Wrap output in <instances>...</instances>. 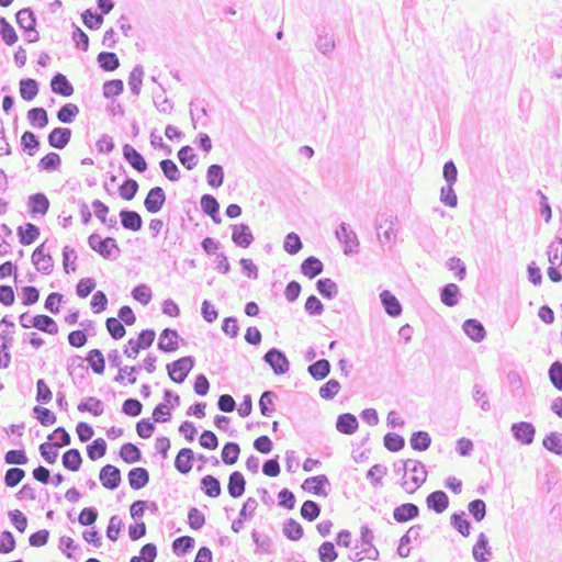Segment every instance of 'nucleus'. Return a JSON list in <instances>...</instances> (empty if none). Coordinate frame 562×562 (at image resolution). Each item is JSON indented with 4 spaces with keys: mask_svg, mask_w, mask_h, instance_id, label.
I'll use <instances>...</instances> for the list:
<instances>
[{
    "mask_svg": "<svg viewBox=\"0 0 562 562\" xmlns=\"http://www.w3.org/2000/svg\"><path fill=\"white\" fill-rule=\"evenodd\" d=\"M88 245L93 251L108 260H115L121 254L117 241L113 237L102 238L99 234L92 233L88 237Z\"/></svg>",
    "mask_w": 562,
    "mask_h": 562,
    "instance_id": "nucleus-1",
    "label": "nucleus"
},
{
    "mask_svg": "<svg viewBox=\"0 0 562 562\" xmlns=\"http://www.w3.org/2000/svg\"><path fill=\"white\" fill-rule=\"evenodd\" d=\"M402 469H407V472L412 473L411 482L414 484L413 487H409L407 481L402 482V487L409 494L415 493L427 480V470L425 465L414 459L405 460V463H402Z\"/></svg>",
    "mask_w": 562,
    "mask_h": 562,
    "instance_id": "nucleus-2",
    "label": "nucleus"
},
{
    "mask_svg": "<svg viewBox=\"0 0 562 562\" xmlns=\"http://www.w3.org/2000/svg\"><path fill=\"white\" fill-rule=\"evenodd\" d=\"M195 358L193 356L181 357L166 366L170 380L181 384L184 382L191 370L194 368Z\"/></svg>",
    "mask_w": 562,
    "mask_h": 562,
    "instance_id": "nucleus-3",
    "label": "nucleus"
},
{
    "mask_svg": "<svg viewBox=\"0 0 562 562\" xmlns=\"http://www.w3.org/2000/svg\"><path fill=\"white\" fill-rule=\"evenodd\" d=\"M335 236L344 245V254L346 256L359 252L360 243L358 236L349 224L341 222L335 231Z\"/></svg>",
    "mask_w": 562,
    "mask_h": 562,
    "instance_id": "nucleus-4",
    "label": "nucleus"
},
{
    "mask_svg": "<svg viewBox=\"0 0 562 562\" xmlns=\"http://www.w3.org/2000/svg\"><path fill=\"white\" fill-rule=\"evenodd\" d=\"M262 360L272 369L277 375L285 374L290 370V361L285 353L276 348H270L263 356Z\"/></svg>",
    "mask_w": 562,
    "mask_h": 562,
    "instance_id": "nucleus-5",
    "label": "nucleus"
},
{
    "mask_svg": "<svg viewBox=\"0 0 562 562\" xmlns=\"http://www.w3.org/2000/svg\"><path fill=\"white\" fill-rule=\"evenodd\" d=\"M330 486V482L325 474H319L316 476H311L305 479L302 484V488L316 495L326 497L328 495V491L326 487Z\"/></svg>",
    "mask_w": 562,
    "mask_h": 562,
    "instance_id": "nucleus-6",
    "label": "nucleus"
},
{
    "mask_svg": "<svg viewBox=\"0 0 562 562\" xmlns=\"http://www.w3.org/2000/svg\"><path fill=\"white\" fill-rule=\"evenodd\" d=\"M101 484L108 490H116L122 481L121 471L117 467L106 464L101 468L99 473Z\"/></svg>",
    "mask_w": 562,
    "mask_h": 562,
    "instance_id": "nucleus-7",
    "label": "nucleus"
},
{
    "mask_svg": "<svg viewBox=\"0 0 562 562\" xmlns=\"http://www.w3.org/2000/svg\"><path fill=\"white\" fill-rule=\"evenodd\" d=\"M165 203L166 193L161 187L151 188L144 200L146 211L151 214L158 213Z\"/></svg>",
    "mask_w": 562,
    "mask_h": 562,
    "instance_id": "nucleus-8",
    "label": "nucleus"
},
{
    "mask_svg": "<svg viewBox=\"0 0 562 562\" xmlns=\"http://www.w3.org/2000/svg\"><path fill=\"white\" fill-rule=\"evenodd\" d=\"M513 437L522 445L532 443L536 435V428L531 423L518 422L510 427Z\"/></svg>",
    "mask_w": 562,
    "mask_h": 562,
    "instance_id": "nucleus-9",
    "label": "nucleus"
},
{
    "mask_svg": "<svg viewBox=\"0 0 562 562\" xmlns=\"http://www.w3.org/2000/svg\"><path fill=\"white\" fill-rule=\"evenodd\" d=\"M232 240L237 247L248 248L255 237L247 224L240 223L232 225Z\"/></svg>",
    "mask_w": 562,
    "mask_h": 562,
    "instance_id": "nucleus-10",
    "label": "nucleus"
},
{
    "mask_svg": "<svg viewBox=\"0 0 562 562\" xmlns=\"http://www.w3.org/2000/svg\"><path fill=\"white\" fill-rule=\"evenodd\" d=\"M179 340L183 341L176 329L165 328L159 335L157 347L162 352H173L179 348Z\"/></svg>",
    "mask_w": 562,
    "mask_h": 562,
    "instance_id": "nucleus-11",
    "label": "nucleus"
},
{
    "mask_svg": "<svg viewBox=\"0 0 562 562\" xmlns=\"http://www.w3.org/2000/svg\"><path fill=\"white\" fill-rule=\"evenodd\" d=\"M49 205L50 203L48 198L42 192L31 194L27 199L29 213L32 217H35L36 215H46L49 210Z\"/></svg>",
    "mask_w": 562,
    "mask_h": 562,
    "instance_id": "nucleus-12",
    "label": "nucleus"
},
{
    "mask_svg": "<svg viewBox=\"0 0 562 562\" xmlns=\"http://www.w3.org/2000/svg\"><path fill=\"white\" fill-rule=\"evenodd\" d=\"M123 157L136 171L145 172L147 170L146 159L132 145L125 144L123 146Z\"/></svg>",
    "mask_w": 562,
    "mask_h": 562,
    "instance_id": "nucleus-13",
    "label": "nucleus"
},
{
    "mask_svg": "<svg viewBox=\"0 0 562 562\" xmlns=\"http://www.w3.org/2000/svg\"><path fill=\"white\" fill-rule=\"evenodd\" d=\"M71 130L68 127H54L48 136L47 142L50 147L64 149L70 142Z\"/></svg>",
    "mask_w": 562,
    "mask_h": 562,
    "instance_id": "nucleus-14",
    "label": "nucleus"
},
{
    "mask_svg": "<svg viewBox=\"0 0 562 562\" xmlns=\"http://www.w3.org/2000/svg\"><path fill=\"white\" fill-rule=\"evenodd\" d=\"M419 516V507L414 503H404L393 509V519L404 524Z\"/></svg>",
    "mask_w": 562,
    "mask_h": 562,
    "instance_id": "nucleus-15",
    "label": "nucleus"
},
{
    "mask_svg": "<svg viewBox=\"0 0 562 562\" xmlns=\"http://www.w3.org/2000/svg\"><path fill=\"white\" fill-rule=\"evenodd\" d=\"M119 215L123 228L132 232H138L142 229L143 218L138 212L123 209L120 211Z\"/></svg>",
    "mask_w": 562,
    "mask_h": 562,
    "instance_id": "nucleus-16",
    "label": "nucleus"
},
{
    "mask_svg": "<svg viewBox=\"0 0 562 562\" xmlns=\"http://www.w3.org/2000/svg\"><path fill=\"white\" fill-rule=\"evenodd\" d=\"M380 300L385 313L389 316L397 317L402 314V304L391 291L383 290L380 293Z\"/></svg>",
    "mask_w": 562,
    "mask_h": 562,
    "instance_id": "nucleus-17",
    "label": "nucleus"
},
{
    "mask_svg": "<svg viewBox=\"0 0 562 562\" xmlns=\"http://www.w3.org/2000/svg\"><path fill=\"white\" fill-rule=\"evenodd\" d=\"M202 212L210 216L215 224H220L222 218L220 216V203L212 194H203L200 200Z\"/></svg>",
    "mask_w": 562,
    "mask_h": 562,
    "instance_id": "nucleus-18",
    "label": "nucleus"
},
{
    "mask_svg": "<svg viewBox=\"0 0 562 562\" xmlns=\"http://www.w3.org/2000/svg\"><path fill=\"white\" fill-rule=\"evenodd\" d=\"M427 507L437 514L443 513L449 506V497L446 492L438 490L434 491L426 497Z\"/></svg>",
    "mask_w": 562,
    "mask_h": 562,
    "instance_id": "nucleus-19",
    "label": "nucleus"
},
{
    "mask_svg": "<svg viewBox=\"0 0 562 562\" xmlns=\"http://www.w3.org/2000/svg\"><path fill=\"white\" fill-rule=\"evenodd\" d=\"M50 89L55 94L70 97L74 93V87L67 77L61 72H56L50 80Z\"/></svg>",
    "mask_w": 562,
    "mask_h": 562,
    "instance_id": "nucleus-20",
    "label": "nucleus"
},
{
    "mask_svg": "<svg viewBox=\"0 0 562 562\" xmlns=\"http://www.w3.org/2000/svg\"><path fill=\"white\" fill-rule=\"evenodd\" d=\"M127 480L132 490H142L149 483V472L142 467L133 468L127 473Z\"/></svg>",
    "mask_w": 562,
    "mask_h": 562,
    "instance_id": "nucleus-21",
    "label": "nucleus"
},
{
    "mask_svg": "<svg viewBox=\"0 0 562 562\" xmlns=\"http://www.w3.org/2000/svg\"><path fill=\"white\" fill-rule=\"evenodd\" d=\"M194 452L190 448L179 450L175 459V468L181 474H188L193 467Z\"/></svg>",
    "mask_w": 562,
    "mask_h": 562,
    "instance_id": "nucleus-22",
    "label": "nucleus"
},
{
    "mask_svg": "<svg viewBox=\"0 0 562 562\" xmlns=\"http://www.w3.org/2000/svg\"><path fill=\"white\" fill-rule=\"evenodd\" d=\"M30 324L33 325L34 328L49 335H56L58 333V325L55 319L45 314L31 317Z\"/></svg>",
    "mask_w": 562,
    "mask_h": 562,
    "instance_id": "nucleus-23",
    "label": "nucleus"
},
{
    "mask_svg": "<svg viewBox=\"0 0 562 562\" xmlns=\"http://www.w3.org/2000/svg\"><path fill=\"white\" fill-rule=\"evenodd\" d=\"M462 328L465 335L475 342H481L486 336L483 324L475 318L464 321Z\"/></svg>",
    "mask_w": 562,
    "mask_h": 562,
    "instance_id": "nucleus-24",
    "label": "nucleus"
},
{
    "mask_svg": "<svg viewBox=\"0 0 562 562\" xmlns=\"http://www.w3.org/2000/svg\"><path fill=\"white\" fill-rule=\"evenodd\" d=\"M246 480L241 472L234 471L228 476L227 492L231 497L239 498L245 493Z\"/></svg>",
    "mask_w": 562,
    "mask_h": 562,
    "instance_id": "nucleus-25",
    "label": "nucleus"
},
{
    "mask_svg": "<svg viewBox=\"0 0 562 562\" xmlns=\"http://www.w3.org/2000/svg\"><path fill=\"white\" fill-rule=\"evenodd\" d=\"M472 554L476 562H487L490 560V555H492V549L484 532L479 535L476 543L472 549Z\"/></svg>",
    "mask_w": 562,
    "mask_h": 562,
    "instance_id": "nucleus-26",
    "label": "nucleus"
},
{
    "mask_svg": "<svg viewBox=\"0 0 562 562\" xmlns=\"http://www.w3.org/2000/svg\"><path fill=\"white\" fill-rule=\"evenodd\" d=\"M16 234L20 244L27 246L33 244L40 237L41 231L35 224L25 223L16 228Z\"/></svg>",
    "mask_w": 562,
    "mask_h": 562,
    "instance_id": "nucleus-27",
    "label": "nucleus"
},
{
    "mask_svg": "<svg viewBox=\"0 0 562 562\" xmlns=\"http://www.w3.org/2000/svg\"><path fill=\"white\" fill-rule=\"evenodd\" d=\"M358 427V419L351 413H344L337 417L336 428L340 434L352 435L357 431Z\"/></svg>",
    "mask_w": 562,
    "mask_h": 562,
    "instance_id": "nucleus-28",
    "label": "nucleus"
},
{
    "mask_svg": "<svg viewBox=\"0 0 562 562\" xmlns=\"http://www.w3.org/2000/svg\"><path fill=\"white\" fill-rule=\"evenodd\" d=\"M301 273L308 279H314L324 270L323 262L315 256H310L301 263Z\"/></svg>",
    "mask_w": 562,
    "mask_h": 562,
    "instance_id": "nucleus-29",
    "label": "nucleus"
},
{
    "mask_svg": "<svg viewBox=\"0 0 562 562\" xmlns=\"http://www.w3.org/2000/svg\"><path fill=\"white\" fill-rule=\"evenodd\" d=\"M316 33H317V41L315 44L316 48L323 55L330 54L336 47L333 36L326 31L325 26L317 27Z\"/></svg>",
    "mask_w": 562,
    "mask_h": 562,
    "instance_id": "nucleus-30",
    "label": "nucleus"
},
{
    "mask_svg": "<svg viewBox=\"0 0 562 562\" xmlns=\"http://www.w3.org/2000/svg\"><path fill=\"white\" fill-rule=\"evenodd\" d=\"M460 296V289L456 283H448L440 289V300L448 307L456 306Z\"/></svg>",
    "mask_w": 562,
    "mask_h": 562,
    "instance_id": "nucleus-31",
    "label": "nucleus"
},
{
    "mask_svg": "<svg viewBox=\"0 0 562 562\" xmlns=\"http://www.w3.org/2000/svg\"><path fill=\"white\" fill-rule=\"evenodd\" d=\"M19 90L24 101H32L40 91V83L33 78H24L19 82Z\"/></svg>",
    "mask_w": 562,
    "mask_h": 562,
    "instance_id": "nucleus-32",
    "label": "nucleus"
},
{
    "mask_svg": "<svg viewBox=\"0 0 562 562\" xmlns=\"http://www.w3.org/2000/svg\"><path fill=\"white\" fill-rule=\"evenodd\" d=\"M16 23L23 31H34L36 27V15L31 8H23L15 14Z\"/></svg>",
    "mask_w": 562,
    "mask_h": 562,
    "instance_id": "nucleus-33",
    "label": "nucleus"
},
{
    "mask_svg": "<svg viewBox=\"0 0 562 562\" xmlns=\"http://www.w3.org/2000/svg\"><path fill=\"white\" fill-rule=\"evenodd\" d=\"M330 362L327 359H319L307 367L308 374L316 381L326 379L330 373Z\"/></svg>",
    "mask_w": 562,
    "mask_h": 562,
    "instance_id": "nucleus-34",
    "label": "nucleus"
},
{
    "mask_svg": "<svg viewBox=\"0 0 562 562\" xmlns=\"http://www.w3.org/2000/svg\"><path fill=\"white\" fill-rule=\"evenodd\" d=\"M201 490L203 493L212 498H216L222 493L221 482L217 477L207 474L201 479Z\"/></svg>",
    "mask_w": 562,
    "mask_h": 562,
    "instance_id": "nucleus-35",
    "label": "nucleus"
},
{
    "mask_svg": "<svg viewBox=\"0 0 562 562\" xmlns=\"http://www.w3.org/2000/svg\"><path fill=\"white\" fill-rule=\"evenodd\" d=\"M317 292L326 300H333L338 295V285L329 278H322L316 281Z\"/></svg>",
    "mask_w": 562,
    "mask_h": 562,
    "instance_id": "nucleus-36",
    "label": "nucleus"
},
{
    "mask_svg": "<svg viewBox=\"0 0 562 562\" xmlns=\"http://www.w3.org/2000/svg\"><path fill=\"white\" fill-rule=\"evenodd\" d=\"M61 462L65 469L76 472L82 464V457L78 449L71 448L64 452Z\"/></svg>",
    "mask_w": 562,
    "mask_h": 562,
    "instance_id": "nucleus-37",
    "label": "nucleus"
},
{
    "mask_svg": "<svg viewBox=\"0 0 562 562\" xmlns=\"http://www.w3.org/2000/svg\"><path fill=\"white\" fill-rule=\"evenodd\" d=\"M97 61L99 67L103 71H114L120 67V60L115 53L113 52H101L97 56Z\"/></svg>",
    "mask_w": 562,
    "mask_h": 562,
    "instance_id": "nucleus-38",
    "label": "nucleus"
},
{
    "mask_svg": "<svg viewBox=\"0 0 562 562\" xmlns=\"http://www.w3.org/2000/svg\"><path fill=\"white\" fill-rule=\"evenodd\" d=\"M21 148L29 156H34L41 147L40 138L30 131H25L21 136Z\"/></svg>",
    "mask_w": 562,
    "mask_h": 562,
    "instance_id": "nucleus-39",
    "label": "nucleus"
},
{
    "mask_svg": "<svg viewBox=\"0 0 562 562\" xmlns=\"http://www.w3.org/2000/svg\"><path fill=\"white\" fill-rule=\"evenodd\" d=\"M86 361L95 374H103L105 370V359L100 349H92L88 352Z\"/></svg>",
    "mask_w": 562,
    "mask_h": 562,
    "instance_id": "nucleus-40",
    "label": "nucleus"
},
{
    "mask_svg": "<svg viewBox=\"0 0 562 562\" xmlns=\"http://www.w3.org/2000/svg\"><path fill=\"white\" fill-rule=\"evenodd\" d=\"M451 526L463 537H469L471 533V522L467 519L464 512L453 513L450 517Z\"/></svg>",
    "mask_w": 562,
    "mask_h": 562,
    "instance_id": "nucleus-41",
    "label": "nucleus"
},
{
    "mask_svg": "<svg viewBox=\"0 0 562 562\" xmlns=\"http://www.w3.org/2000/svg\"><path fill=\"white\" fill-rule=\"evenodd\" d=\"M120 457L128 464L139 462L143 458L140 449L132 442L122 445L120 449Z\"/></svg>",
    "mask_w": 562,
    "mask_h": 562,
    "instance_id": "nucleus-42",
    "label": "nucleus"
},
{
    "mask_svg": "<svg viewBox=\"0 0 562 562\" xmlns=\"http://www.w3.org/2000/svg\"><path fill=\"white\" fill-rule=\"evenodd\" d=\"M180 164L188 170H192L198 165V156L190 145H184L178 150Z\"/></svg>",
    "mask_w": 562,
    "mask_h": 562,
    "instance_id": "nucleus-43",
    "label": "nucleus"
},
{
    "mask_svg": "<svg viewBox=\"0 0 562 562\" xmlns=\"http://www.w3.org/2000/svg\"><path fill=\"white\" fill-rule=\"evenodd\" d=\"M27 120L35 128H44L48 124V114L44 108H32L27 111Z\"/></svg>",
    "mask_w": 562,
    "mask_h": 562,
    "instance_id": "nucleus-44",
    "label": "nucleus"
},
{
    "mask_svg": "<svg viewBox=\"0 0 562 562\" xmlns=\"http://www.w3.org/2000/svg\"><path fill=\"white\" fill-rule=\"evenodd\" d=\"M77 408L81 413L89 412L93 416H100L104 412V404L101 400L90 396L81 401Z\"/></svg>",
    "mask_w": 562,
    "mask_h": 562,
    "instance_id": "nucleus-45",
    "label": "nucleus"
},
{
    "mask_svg": "<svg viewBox=\"0 0 562 562\" xmlns=\"http://www.w3.org/2000/svg\"><path fill=\"white\" fill-rule=\"evenodd\" d=\"M409 443L416 451H426L431 445V437L427 431L418 430L412 434Z\"/></svg>",
    "mask_w": 562,
    "mask_h": 562,
    "instance_id": "nucleus-46",
    "label": "nucleus"
},
{
    "mask_svg": "<svg viewBox=\"0 0 562 562\" xmlns=\"http://www.w3.org/2000/svg\"><path fill=\"white\" fill-rule=\"evenodd\" d=\"M195 540L190 536H181L173 540L171 547L176 555H186L193 550Z\"/></svg>",
    "mask_w": 562,
    "mask_h": 562,
    "instance_id": "nucleus-47",
    "label": "nucleus"
},
{
    "mask_svg": "<svg viewBox=\"0 0 562 562\" xmlns=\"http://www.w3.org/2000/svg\"><path fill=\"white\" fill-rule=\"evenodd\" d=\"M282 531L283 535L291 541H297L304 535L302 525L293 518H289L283 522Z\"/></svg>",
    "mask_w": 562,
    "mask_h": 562,
    "instance_id": "nucleus-48",
    "label": "nucleus"
},
{
    "mask_svg": "<svg viewBox=\"0 0 562 562\" xmlns=\"http://www.w3.org/2000/svg\"><path fill=\"white\" fill-rule=\"evenodd\" d=\"M60 165H61L60 156L57 153L50 151L40 159V161L37 164V168L41 171L52 172V171L58 170Z\"/></svg>",
    "mask_w": 562,
    "mask_h": 562,
    "instance_id": "nucleus-49",
    "label": "nucleus"
},
{
    "mask_svg": "<svg viewBox=\"0 0 562 562\" xmlns=\"http://www.w3.org/2000/svg\"><path fill=\"white\" fill-rule=\"evenodd\" d=\"M224 169L218 164L209 166L206 170V182L212 188H220L224 183Z\"/></svg>",
    "mask_w": 562,
    "mask_h": 562,
    "instance_id": "nucleus-50",
    "label": "nucleus"
},
{
    "mask_svg": "<svg viewBox=\"0 0 562 562\" xmlns=\"http://www.w3.org/2000/svg\"><path fill=\"white\" fill-rule=\"evenodd\" d=\"M277 397V394L273 391H265L258 402L260 413L266 416L270 417L272 416L273 412L276 411L274 407V398Z\"/></svg>",
    "mask_w": 562,
    "mask_h": 562,
    "instance_id": "nucleus-51",
    "label": "nucleus"
},
{
    "mask_svg": "<svg viewBox=\"0 0 562 562\" xmlns=\"http://www.w3.org/2000/svg\"><path fill=\"white\" fill-rule=\"evenodd\" d=\"M240 453V447L237 442L228 441L222 449V461L226 465H233L237 462Z\"/></svg>",
    "mask_w": 562,
    "mask_h": 562,
    "instance_id": "nucleus-52",
    "label": "nucleus"
},
{
    "mask_svg": "<svg viewBox=\"0 0 562 562\" xmlns=\"http://www.w3.org/2000/svg\"><path fill=\"white\" fill-rule=\"evenodd\" d=\"M543 447L558 456H562V434L552 431L548 434L542 440Z\"/></svg>",
    "mask_w": 562,
    "mask_h": 562,
    "instance_id": "nucleus-53",
    "label": "nucleus"
},
{
    "mask_svg": "<svg viewBox=\"0 0 562 562\" xmlns=\"http://www.w3.org/2000/svg\"><path fill=\"white\" fill-rule=\"evenodd\" d=\"M79 114V108L75 103H66L57 111V119L64 124H70Z\"/></svg>",
    "mask_w": 562,
    "mask_h": 562,
    "instance_id": "nucleus-54",
    "label": "nucleus"
},
{
    "mask_svg": "<svg viewBox=\"0 0 562 562\" xmlns=\"http://www.w3.org/2000/svg\"><path fill=\"white\" fill-rule=\"evenodd\" d=\"M0 36L8 46H12L19 40L14 27L3 16H0Z\"/></svg>",
    "mask_w": 562,
    "mask_h": 562,
    "instance_id": "nucleus-55",
    "label": "nucleus"
},
{
    "mask_svg": "<svg viewBox=\"0 0 562 562\" xmlns=\"http://www.w3.org/2000/svg\"><path fill=\"white\" fill-rule=\"evenodd\" d=\"M33 416L38 423L45 427L52 426L56 423V415L50 409L36 405L32 409Z\"/></svg>",
    "mask_w": 562,
    "mask_h": 562,
    "instance_id": "nucleus-56",
    "label": "nucleus"
},
{
    "mask_svg": "<svg viewBox=\"0 0 562 562\" xmlns=\"http://www.w3.org/2000/svg\"><path fill=\"white\" fill-rule=\"evenodd\" d=\"M550 265L562 266V238L557 237L550 243L547 250Z\"/></svg>",
    "mask_w": 562,
    "mask_h": 562,
    "instance_id": "nucleus-57",
    "label": "nucleus"
},
{
    "mask_svg": "<svg viewBox=\"0 0 562 562\" xmlns=\"http://www.w3.org/2000/svg\"><path fill=\"white\" fill-rule=\"evenodd\" d=\"M108 445L103 438H97L87 446V454L90 460L95 461L105 456Z\"/></svg>",
    "mask_w": 562,
    "mask_h": 562,
    "instance_id": "nucleus-58",
    "label": "nucleus"
},
{
    "mask_svg": "<svg viewBox=\"0 0 562 562\" xmlns=\"http://www.w3.org/2000/svg\"><path fill=\"white\" fill-rule=\"evenodd\" d=\"M144 69L142 65H136L128 76V86L134 95L140 93Z\"/></svg>",
    "mask_w": 562,
    "mask_h": 562,
    "instance_id": "nucleus-59",
    "label": "nucleus"
},
{
    "mask_svg": "<svg viewBox=\"0 0 562 562\" xmlns=\"http://www.w3.org/2000/svg\"><path fill=\"white\" fill-rule=\"evenodd\" d=\"M321 505L314 501L307 499L301 506V516L307 521H314L321 515Z\"/></svg>",
    "mask_w": 562,
    "mask_h": 562,
    "instance_id": "nucleus-60",
    "label": "nucleus"
},
{
    "mask_svg": "<svg viewBox=\"0 0 562 562\" xmlns=\"http://www.w3.org/2000/svg\"><path fill=\"white\" fill-rule=\"evenodd\" d=\"M139 189L136 180L126 178L119 188V194L123 200L131 201L135 198Z\"/></svg>",
    "mask_w": 562,
    "mask_h": 562,
    "instance_id": "nucleus-61",
    "label": "nucleus"
},
{
    "mask_svg": "<svg viewBox=\"0 0 562 562\" xmlns=\"http://www.w3.org/2000/svg\"><path fill=\"white\" fill-rule=\"evenodd\" d=\"M159 167L164 173V176L169 180V181H172V182H176L180 179L181 177V172L178 168V166L176 165V162L171 159H162L160 162H159Z\"/></svg>",
    "mask_w": 562,
    "mask_h": 562,
    "instance_id": "nucleus-62",
    "label": "nucleus"
},
{
    "mask_svg": "<svg viewBox=\"0 0 562 562\" xmlns=\"http://www.w3.org/2000/svg\"><path fill=\"white\" fill-rule=\"evenodd\" d=\"M340 387L339 381L330 379L319 387L318 394L323 400L329 401L338 394Z\"/></svg>",
    "mask_w": 562,
    "mask_h": 562,
    "instance_id": "nucleus-63",
    "label": "nucleus"
},
{
    "mask_svg": "<svg viewBox=\"0 0 562 562\" xmlns=\"http://www.w3.org/2000/svg\"><path fill=\"white\" fill-rule=\"evenodd\" d=\"M548 375L552 385L558 390L562 391V362L554 361L549 370Z\"/></svg>",
    "mask_w": 562,
    "mask_h": 562,
    "instance_id": "nucleus-64",
    "label": "nucleus"
}]
</instances>
